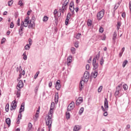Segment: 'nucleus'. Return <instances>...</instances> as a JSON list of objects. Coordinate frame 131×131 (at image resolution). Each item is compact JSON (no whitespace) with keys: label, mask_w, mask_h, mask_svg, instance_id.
I'll return each mask as SVG.
<instances>
[{"label":"nucleus","mask_w":131,"mask_h":131,"mask_svg":"<svg viewBox=\"0 0 131 131\" xmlns=\"http://www.w3.org/2000/svg\"><path fill=\"white\" fill-rule=\"evenodd\" d=\"M100 55H101V51H99L98 54L95 55V57H94L93 59L92 65L93 66V70H96L98 69L99 67V63L97 62V60L99 61V59H100Z\"/></svg>","instance_id":"obj_1"},{"label":"nucleus","mask_w":131,"mask_h":131,"mask_svg":"<svg viewBox=\"0 0 131 131\" xmlns=\"http://www.w3.org/2000/svg\"><path fill=\"white\" fill-rule=\"evenodd\" d=\"M24 110H25V103L23 102L20 105L17 118V124H20V120L22 119V112H24Z\"/></svg>","instance_id":"obj_2"},{"label":"nucleus","mask_w":131,"mask_h":131,"mask_svg":"<svg viewBox=\"0 0 131 131\" xmlns=\"http://www.w3.org/2000/svg\"><path fill=\"white\" fill-rule=\"evenodd\" d=\"M101 109L102 111H103V112H105V111H108V109H109V104H108V99L106 97L104 98V106L102 105L101 107Z\"/></svg>","instance_id":"obj_3"},{"label":"nucleus","mask_w":131,"mask_h":131,"mask_svg":"<svg viewBox=\"0 0 131 131\" xmlns=\"http://www.w3.org/2000/svg\"><path fill=\"white\" fill-rule=\"evenodd\" d=\"M104 14H105V10L104 9H102L97 13V18L99 21L104 17Z\"/></svg>","instance_id":"obj_4"},{"label":"nucleus","mask_w":131,"mask_h":131,"mask_svg":"<svg viewBox=\"0 0 131 131\" xmlns=\"http://www.w3.org/2000/svg\"><path fill=\"white\" fill-rule=\"evenodd\" d=\"M71 18V13L69 12L67 14V17L65 20V25L68 26L69 25V20Z\"/></svg>","instance_id":"obj_5"},{"label":"nucleus","mask_w":131,"mask_h":131,"mask_svg":"<svg viewBox=\"0 0 131 131\" xmlns=\"http://www.w3.org/2000/svg\"><path fill=\"white\" fill-rule=\"evenodd\" d=\"M16 108H17V101L16 99L12 101V104L11 105L10 110L11 111H13V110H16Z\"/></svg>","instance_id":"obj_6"},{"label":"nucleus","mask_w":131,"mask_h":131,"mask_svg":"<svg viewBox=\"0 0 131 131\" xmlns=\"http://www.w3.org/2000/svg\"><path fill=\"white\" fill-rule=\"evenodd\" d=\"M52 123H53V121L51 120H47L46 121V125L48 126V129L51 130V128L52 127Z\"/></svg>","instance_id":"obj_7"},{"label":"nucleus","mask_w":131,"mask_h":131,"mask_svg":"<svg viewBox=\"0 0 131 131\" xmlns=\"http://www.w3.org/2000/svg\"><path fill=\"white\" fill-rule=\"evenodd\" d=\"M60 82H61V81H60V80H57V81L56 82L55 88L57 90V91H60V89H61V85Z\"/></svg>","instance_id":"obj_8"},{"label":"nucleus","mask_w":131,"mask_h":131,"mask_svg":"<svg viewBox=\"0 0 131 131\" xmlns=\"http://www.w3.org/2000/svg\"><path fill=\"white\" fill-rule=\"evenodd\" d=\"M83 101V99L82 97H79L77 100L76 101V106H79L81 104V103Z\"/></svg>","instance_id":"obj_9"},{"label":"nucleus","mask_w":131,"mask_h":131,"mask_svg":"<svg viewBox=\"0 0 131 131\" xmlns=\"http://www.w3.org/2000/svg\"><path fill=\"white\" fill-rule=\"evenodd\" d=\"M83 77L86 79V82H88L89 81V78H90V72L86 71L84 73Z\"/></svg>","instance_id":"obj_10"},{"label":"nucleus","mask_w":131,"mask_h":131,"mask_svg":"<svg viewBox=\"0 0 131 131\" xmlns=\"http://www.w3.org/2000/svg\"><path fill=\"white\" fill-rule=\"evenodd\" d=\"M122 84H120L116 88V91L115 93V95H118V94L120 93V91H121V86Z\"/></svg>","instance_id":"obj_11"},{"label":"nucleus","mask_w":131,"mask_h":131,"mask_svg":"<svg viewBox=\"0 0 131 131\" xmlns=\"http://www.w3.org/2000/svg\"><path fill=\"white\" fill-rule=\"evenodd\" d=\"M82 81V80H81L79 83V91H80V92H81L82 89L84 88V83H83Z\"/></svg>","instance_id":"obj_12"},{"label":"nucleus","mask_w":131,"mask_h":131,"mask_svg":"<svg viewBox=\"0 0 131 131\" xmlns=\"http://www.w3.org/2000/svg\"><path fill=\"white\" fill-rule=\"evenodd\" d=\"M54 101L55 104H58V102H59V93L58 92L55 93Z\"/></svg>","instance_id":"obj_13"},{"label":"nucleus","mask_w":131,"mask_h":131,"mask_svg":"<svg viewBox=\"0 0 131 131\" xmlns=\"http://www.w3.org/2000/svg\"><path fill=\"white\" fill-rule=\"evenodd\" d=\"M17 86V88H19V89H22V88H23V86H24V83L23 82V81H22V80H20L19 81Z\"/></svg>","instance_id":"obj_14"},{"label":"nucleus","mask_w":131,"mask_h":131,"mask_svg":"<svg viewBox=\"0 0 131 131\" xmlns=\"http://www.w3.org/2000/svg\"><path fill=\"white\" fill-rule=\"evenodd\" d=\"M95 70L94 72H92L91 74V76H94V78H97V76H98V70Z\"/></svg>","instance_id":"obj_15"},{"label":"nucleus","mask_w":131,"mask_h":131,"mask_svg":"<svg viewBox=\"0 0 131 131\" xmlns=\"http://www.w3.org/2000/svg\"><path fill=\"white\" fill-rule=\"evenodd\" d=\"M72 62V56H69L67 58V65L70 66V64Z\"/></svg>","instance_id":"obj_16"},{"label":"nucleus","mask_w":131,"mask_h":131,"mask_svg":"<svg viewBox=\"0 0 131 131\" xmlns=\"http://www.w3.org/2000/svg\"><path fill=\"white\" fill-rule=\"evenodd\" d=\"M5 122L6 124L8 126V127L11 126V119L10 118H7L6 119Z\"/></svg>","instance_id":"obj_17"},{"label":"nucleus","mask_w":131,"mask_h":131,"mask_svg":"<svg viewBox=\"0 0 131 131\" xmlns=\"http://www.w3.org/2000/svg\"><path fill=\"white\" fill-rule=\"evenodd\" d=\"M80 128H81V127H80V126L79 125H75L74 127V129L73 130L74 131H78L79 130V129H80Z\"/></svg>","instance_id":"obj_18"},{"label":"nucleus","mask_w":131,"mask_h":131,"mask_svg":"<svg viewBox=\"0 0 131 131\" xmlns=\"http://www.w3.org/2000/svg\"><path fill=\"white\" fill-rule=\"evenodd\" d=\"M68 106H69V107L71 108V109L73 110V109L74 108V107H75L74 102H72L71 103L69 104V105Z\"/></svg>","instance_id":"obj_19"},{"label":"nucleus","mask_w":131,"mask_h":131,"mask_svg":"<svg viewBox=\"0 0 131 131\" xmlns=\"http://www.w3.org/2000/svg\"><path fill=\"white\" fill-rule=\"evenodd\" d=\"M83 111H84V108H83V107H81L79 111V115H82L83 113Z\"/></svg>","instance_id":"obj_20"},{"label":"nucleus","mask_w":131,"mask_h":131,"mask_svg":"<svg viewBox=\"0 0 131 131\" xmlns=\"http://www.w3.org/2000/svg\"><path fill=\"white\" fill-rule=\"evenodd\" d=\"M93 23V21H92V19H88L87 20V25H88V26L90 27L92 25Z\"/></svg>","instance_id":"obj_21"},{"label":"nucleus","mask_w":131,"mask_h":131,"mask_svg":"<svg viewBox=\"0 0 131 131\" xmlns=\"http://www.w3.org/2000/svg\"><path fill=\"white\" fill-rule=\"evenodd\" d=\"M28 131L31 130V129L32 128V124L31 123V122H29L28 123Z\"/></svg>","instance_id":"obj_22"},{"label":"nucleus","mask_w":131,"mask_h":131,"mask_svg":"<svg viewBox=\"0 0 131 131\" xmlns=\"http://www.w3.org/2000/svg\"><path fill=\"white\" fill-rule=\"evenodd\" d=\"M9 109H10V105L9 103H7L5 106V110L6 112H9Z\"/></svg>","instance_id":"obj_23"},{"label":"nucleus","mask_w":131,"mask_h":131,"mask_svg":"<svg viewBox=\"0 0 131 131\" xmlns=\"http://www.w3.org/2000/svg\"><path fill=\"white\" fill-rule=\"evenodd\" d=\"M99 62H100V65L101 66H103V65L104 64V62H105V60H104V58H103V57H102V58L100 59Z\"/></svg>","instance_id":"obj_24"},{"label":"nucleus","mask_w":131,"mask_h":131,"mask_svg":"<svg viewBox=\"0 0 131 131\" xmlns=\"http://www.w3.org/2000/svg\"><path fill=\"white\" fill-rule=\"evenodd\" d=\"M54 108H55V102H52L51 104L50 109L51 110H54Z\"/></svg>","instance_id":"obj_25"},{"label":"nucleus","mask_w":131,"mask_h":131,"mask_svg":"<svg viewBox=\"0 0 131 131\" xmlns=\"http://www.w3.org/2000/svg\"><path fill=\"white\" fill-rule=\"evenodd\" d=\"M69 7L70 8H73V9L74 8V1H72L70 2Z\"/></svg>","instance_id":"obj_26"},{"label":"nucleus","mask_w":131,"mask_h":131,"mask_svg":"<svg viewBox=\"0 0 131 131\" xmlns=\"http://www.w3.org/2000/svg\"><path fill=\"white\" fill-rule=\"evenodd\" d=\"M66 114L67 119H70V113H69V112H67Z\"/></svg>","instance_id":"obj_27"},{"label":"nucleus","mask_w":131,"mask_h":131,"mask_svg":"<svg viewBox=\"0 0 131 131\" xmlns=\"http://www.w3.org/2000/svg\"><path fill=\"white\" fill-rule=\"evenodd\" d=\"M127 63H128V61H127V60H124L122 64V67L123 68H124V67H125V66H126V64H127Z\"/></svg>","instance_id":"obj_28"},{"label":"nucleus","mask_w":131,"mask_h":131,"mask_svg":"<svg viewBox=\"0 0 131 131\" xmlns=\"http://www.w3.org/2000/svg\"><path fill=\"white\" fill-rule=\"evenodd\" d=\"M23 29H24V26H23L21 25L20 26L19 29L18 30V33H20V32H22V31H23Z\"/></svg>","instance_id":"obj_29"},{"label":"nucleus","mask_w":131,"mask_h":131,"mask_svg":"<svg viewBox=\"0 0 131 131\" xmlns=\"http://www.w3.org/2000/svg\"><path fill=\"white\" fill-rule=\"evenodd\" d=\"M48 20H49V17H48V16L47 15H45L43 18V22H47V21H48Z\"/></svg>","instance_id":"obj_30"},{"label":"nucleus","mask_w":131,"mask_h":131,"mask_svg":"<svg viewBox=\"0 0 131 131\" xmlns=\"http://www.w3.org/2000/svg\"><path fill=\"white\" fill-rule=\"evenodd\" d=\"M121 26V21H118L117 22V29H118V30H119Z\"/></svg>","instance_id":"obj_31"},{"label":"nucleus","mask_w":131,"mask_h":131,"mask_svg":"<svg viewBox=\"0 0 131 131\" xmlns=\"http://www.w3.org/2000/svg\"><path fill=\"white\" fill-rule=\"evenodd\" d=\"M18 5L20 6V7H23V6H24V3H23L22 0H19L18 1Z\"/></svg>","instance_id":"obj_32"},{"label":"nucleus","mask_w":131,"mask_h":131,"mask_svg":"<svg viewBox=\"0 0 131 131\" xmlns=\"http://www.w3.org/2000/svg\"><path fill=\"white\" fill-rule=\"evenodd\" d=\"M66 10H67V9H65V8H64V6H62L61 9V8H59V10L61 11V12L62 14H64V13Z\"/></svg>","instance_id":"obj_33"},{"label":"nucleus","mask_w":131,"mask_h":131,"mask_svg":"<svg viewBox=\"0 0 131 131\" xmlns=\"http://www.w3.org/2000/svg\"><path fill=\"white\" fill-rule=\"evenodd\" d=\"M23 56L24 60H25V61H26V60H27V55H26V52H24L23 54Z\"/></svg>","instance_id":"obj_34"},{"label":"nucleus","mask_w":131,"mask_h":131,"mask_svg":"<svg viewBox=\"0 0 131 131\" xmlns=\"http://www.w3.org/2000/svg\"><path fill=\"white\" fill-rule=\"evenodd\" d=\"M55 26H58V17L54 15Z\"/></svg>","instance_id":"obj_35"},{"label":"nucleus","mask_w":131,"mask_h":131,"mask_svg":"<svg viewBox=\"0 0 131 131\" xmlns=\"http://www.w3.org/2000/svg\"><path fill=\"white\" fill-rule=\"evenodd\" d=\"M101 37L102 40H105L106 38V34H103V35L101 36Z\"/></svg>","instance_id":"obj_36"},{"label":"nucleus","mask_w":131,"mask_h":131,"mask_svg":"<svg viewBox=\"0 0 131 131\" xmlns=\"http://www.w3.org/2000/svg\"><path fill=\"white\" fill-rule=\"evenodd\" d=\"M71 51L72 54H75V51H76V49H75V48H74V47H72L71 48Z\"/></svg>","instance_id":"obj_37"},{"label":"nucleus","mask_w":131,"mask_h":131,"mask_svg":"<svg viewBox=\"0 0 131 131\" xmlns=\"http://www.w3.org/2000/svg\"><path fill=\"white\" fill-rule=\"evenodd\" d=\"M123 89H124V91H126L127 89H128V86H127V84H124L123 85Z\"/></svg>","instance_id":"obj_38"},{"label":"nucleus","mask_w":131,"mask_h":131,"mask_svg":"<svg viewBox=\"0 0 131 131\" xmlns=\"http://www.w3.org/2000/svg\"><path fill=\"white\" fill-rule=\"evenodd\" d=\"M54 34H57V32H58V28L57 27V26L54 27Z\"/></svg>","instance_id":"obj_39"},{"label":"nucleus","mask_w":131,"mask_h":131,"mask_svg":"<svg viewBox=\"0 0 131 131\" xmlns=\"http://www.w3.org/2000/svg\"><path fill=\"white\" fill-rule=\"evenodd\" d=\"M29 19H30V17L28 15V16H27L26 18L24 19V21L25 23L26 22H29Z\"/></svg>","instance_id":"obj_40"},{"label":"nucleus","mask_w":131,"mask_h":131,"mask_svg":"<svg viewBox=\"0 0 131 131\" xmlns=\"http://www.w3.org/2000/svg\"><path fill=\"white\" fill-rule=\"evenodd\" d=\"M13 0L11 1H9L8 3V5L9 6V7H11V6H12L13 5Z\"/></svg>","instance_id":"obj_41"},{"label":"nucleus","mask_w":131,"mask_h":131,"mask_svg":"<svg viewBox=\"0 0 131 131\" xmlns=\"http://www.w3.org/2000/svg\"><path fill=\"white\" fill-rule=\"evenodd\" d=\"M81 36V33H78L76 36V38L77 39H79V38H80V36Z\"/></svg>","instance_id":"obj_42"},{"label":"nucleus","mask_w":131,"mask_h":131,"mask_svg":"<svg viewBox=\"0 0 131 131\" xmlns=\"http://www.w3.org/2000/svg\"><path fill=\"white\" fill-rule=\"evenodd\" d=\"M25 50H29L30 49V46L29 44H27L25 47Z\"/></svg>","instance_id":"obj_43"},{"label":"nucleus","mask_w":131,"mask_h":131,"mask_svg":"<svg viewBox=\"0 0 131 131\" xmlns=\"http://www.w3.org/2000/svg\"><path fill=\"white\" fill-rule=\"evenodd\" d=\"M114 8L113 9V17H114L115 16V5L113 6Z\"/></svg>","instance_id":"obj_44"},{"label":"nucleus","mask_w":131,"mask_h":131,"mask_svg":"<svg viewBox=\"0 0 131 131\" xmlns=\"http://www.w3.org/2000/svg\"><path fill=\"white\" fill-rule=\"evenodd\" d=\"M102 90H103V86H100L98 88V93H101L102 92Z\"/></svg>","instance_id":"obj_45"},{"label":"nucleus","mask_w":131,"mask_h":131,"mask_svg":"<svg viewBox=\"0 0 131 131\" xmlns=\"http://www.w3.org/2000/svg\"><path fill=\"white\" fill-rule=\"evenodd\" d=\"M6 38L3 37L1 40V45H3V43H5V42H6Z\"/></svg>","instance_id":"obj_46"},{"label":"nucleus","mask_w":131,"mask_h":131,"mask_svg":"<svg viewBox=\"0 0 131 131\" xmlns=\"http://www.w3.org/2000/svg\"><path fill=\"white\" fill-rule=\"evenodd\" d=\"M99 32H100V33H103V32H104V29L103 28V27H100Z\"/></svg>","instance_id":"obj_47"},{"label":"nucleus","mask_w":131,"mask_h":131,"mask_svg":"<svg viewBox=\"0 0 131 131\" xmlns=\"http://www.w3.org/2000/svg\"><path fill=\"white\" fill-rule=\"evenodd\" d=\"M28 41H29V46H32V39H31V38H29V40H28Z\"/></svg>","instance_id":"obj_48"},{"label":"nucleus","mask_w":131,"mask_h":131,"mask_svg":"<svg viewBox=\"0 0 131 131\" xmlns=\"http://www.w3.org/2000/svg\"><path fill=\"white\" fill-rule=\"evenodd\" d=\"M39 74V71L37 72L35 75H34L35 79H36V78H37V76H38Z\"/></svg>","instance_id":"obj_49"},{"label":"nucleus","mask_w":131,"mask_h":131,"mask_svg":"<svg viewBox=\"0 0 131 131\" xmlns=\"http://www.w3.org/2000/svg\"><path fill=\"white\" fill-rule=\"evenodd\" d=\"M16 95L17 96V98H19L21 96V92L17 91Z\"/></svg>","instance_id":"obj_50"},{"label":"nucleus","mask_w":131,"mask_h":131,"mask_svg":"<svg viewBox=\"0 0 131 131\" xmlns=\"http://www.w3.org/2000/svg\"><path fill=\"white\" fill-rule=\"evenodd\" d=\"M34 27V26L33 25V24H29L28 26V28L30 29V28H33Z\"/></svg>","instance_id":"obj_51"},{"label":"nucleus","mask_w":131,"mask_h":131,"mask_svg":"<svg viewBox=\"0 0 131 131\" xmlns=\"http://www.w3.org/2000/svg\"><path fill=\"white\" fill-rule=\"evenodd\" d=\"M53 110H51V108L49 112V115H51V116H53Z\"/></svg>","instance_id":"obj_52"},{"label":"nucleus","mask_w":131,"mask_h":131,"mask_svg":"<svg viewBox=\"0 0 131 131\" xmlns=\"http://www.w3.org/2000/svg\"><path fill=\"white\" fill-rule=\"evenodd\" d=\"M18 16H19V13L18 12H16L14 13L15 18H18Z\"/></svg>","instance_id":"obj_53"},{"label":"nucleus","mask_w":131,"mask_h":131,"mask_svg":"<svg viewBox=\"0 0 131 131\" xmlns=\"http://www.w3.org/2000/svg\"><path fill=\"white\" fill-rule=\"evenodd\" d=\"M69 1L70 0H66L63 3L64 5H67V6H68V4H69Z\"/></svg>","instance_id":"obj_54"},{"label":"nucleus","mask_w":131,"mask_h":131,"mask_svg":"<svg viewBox=\"0 0 131 131\" xmlns=\"http://www.w3.org/2000/svg\"><path fill=\"white\" fill-rule=\"evenodd\" d=\"M62 7H63V9H65L66 10H67V8L68 7V5H67L66 4H62Z\"/></svg>","instance_id":"obj_55"},{"label":"nucleus","mask_w":131,"mask_h":131,"mask_svg":"<svg viewBox=\"0 0 131 131\" xmlns=\"http://www.w3.org/2000/svg\"><path fill=\"white\" fill-rule=\"evenodd\" d=\"M37 91H38V86H36L34 92H35L36 95V94H37Z\"/></svg>","instance_id":"obj_56"},{"label":"nucleus","mask_w":131,"mask_h":131,"mask_svg":"<svg viewBox=\"0 0 131 131\" xmlns=\"http://www.w3.org/2000/svg\"><path fill=\"white\" fill-rule=\"evenodd\" d=\"M47 120H53V119H52V116H50V115H49L47 118Z\"/></svg>","instance_id":"obj_57"},{"label":"nucleus","mask_w":131,"mask_h":131,"mask_svg":"<svg viewBox=\"0 0 131 131\" xmlns=\"http://www.w3.org/2000/svg\"><path fill=\"white\" fill-rule=\"evenodd\" d=\"M86 70H90V64H87L85 66Z\"/></svg>","instance_id":"obj_58"},{"label":"nucleus","mask_w":131,"mask_h":131,"mask_svg":"<svg viewBox=\"0 0 131 131\" xmlns=\"http://www.w3.org/2000/svg\"><path fill=\"white\" fill-rule=\"evenodd\" d=\"M93 59V56H90L89 58V59L88 61V63H91V62L92 61V59Z\"/></svg>","instance_id":"obj_59"},{"label":"nucleus","mask_w":131,"mask_h":131,"mask_svg":"<svg viewBox=\"0 0 131 131\" xmlns=\"http://www.w3.org/2000/svg\"><path fill=\"white\" fill-rule=\"evenodd\" d=\"M10 28H14V22L13 21L10 24Z\"/></svg>","instance_id":"obj_60"},{"label":"nucleus","mask_w":131,"mask_h":131,"mask_svg":"<svg viewBox=\"0 0 131 131\" xmlns=\"http://www.w3.org/2000/svg\"><path fill=\"white\" fill-rule=\"evenodd\" d=\"M104 113H103V116L105 117L108 116V113L107 112V111H105L104 112Z\"/></svg>","instance_id":"obj_61"},{"label":"nucleus","mask_w":131,"mask_h":131,"mask_svg":"<svg viewBox=\"0 0 131 131\" xmlns=\"http://www.w3.org/2000/svg\"><path fill=\"white\" fill-rule=\"evenodd\" d=\"M74 46L75 47V48H78L79 46H78V42H75L74 43Z\"/></svg>","instance_id":"obj_62"},{"label":"nucleus","mask_w":131,"mask_h":131,"mask_svg":"<svg viewBox=\"0 0 131 131\" xmlns=\"http://www.w3.org/2000/svg\"><path fill=\"white\" fill-rule=\"evenodd\" d=\"M17 26H20V18H18L17 22Z\"/></svg>","instance_id":"obj_63"},{"label":"nucleus","mask_w":131,"mask_h":131,"mask_svg":"<svg viewBox=\"0 0 131 131\" xmlns=\"http://www.w3.org/2000/svg\"><path fill=\"white\" fill-rule=\"evenodd\" d=\"M31 20H32V21H35V16L33 15V16L32 17Z\"/></svg>","instance_id":"obj_64"}]
</instances>
